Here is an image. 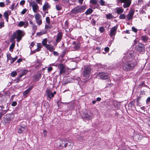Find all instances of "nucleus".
I'll return each mask as SVG.
<instances>
[{
	"mask_svg": "<svg viewBox=\"0 0 150 150\" xmlns=\"http://www.w3.org/2000/svg\"><path fill=\"white\" fill-rule=\"evenodd\" d=\"M37 26L35 24H33L32 26V28L33 31H34V33H35L37 30Z\"/></svg>",
	"mask_w": 150,
	"mask_h": 150,
	"instance_id": "31",
	"label": "nucleus"
},
{
	"mask_svg": "<svg viewBox=\"0 0 150 150\" xmlns=\"http://www.w3.org/2000/svg\"><path fill=\"white\" fill-rule=\"evenodd\" d=\"M28 72V71L26 70H23L21 71V74L24 76Z\"/></svg>",
	"mask_w": 150,
	"mask_h": 150,
	"instance_id": "44",
	"label": "nucleus"
},
{
	"mask_svg": "<svg viewBox=\"0 0 150 150\" xmlns=\"http://www.w3.org/2000/svg\"><path fill=\"white\" fill-rule=\"evenodd\" d=\"M53 54L54 55L56 56H58L59 55V53L56 51H54L53 52Z\"/></svg>",
	"mask_w": 150,
	"mask_h": 150,
	"instance_id": "63",
	"label": "nucleus"
},
{
	"mask_svg": "<svg viewBox=\"0 0 150 150\" xmlns=\"http://www.w3.org/2000/svg\"><path fill=\"white\" fill-rule=\"evenodd\" d=\"M97 77H99L101 79H106L109 78V76L104 72H99L96 75Z\"/></svg>",
	"mask_w": 150,
	"mask_h": 150,
	"instance_id": "9",
	"label": "nucleus"
},
{
	"mask_svg": "<svg viewBox=\"0 0 150 150\" xmlns=\"http://www.w3.org/2000/svg\"><path fill=\"white\" fill-rule=\"evenodd\" d=\"M134 13V11L133 9H130L127 16V19L128 21L132 19Z\"/></svg>",
	"mask_w": 150,
	"mask_h": 150,
	"instance_id": "14",
	"label": "nucleus"
},
{
	"mask_svg": "<svg viewBox=\"0 0 150 150\" xmlns=\"http://www.w3.org/2000/svg\"><path fill=\"white\" fill-rule=\"evenodd\" d=\"M85 9L86 7L84 6H77L71 10V12L73 13L76 14L83 11Z\"/></svg>",
	"mask_w": 150,
	"mask_h": 150,
	"instance_id": "5",
	"label": "nucleus"
},
{
	"mask_svg": "<svg viewBox=\"0 0 150 150\" xmlns=\"http://www.w3.org/2000/svg\"><path fill=\"white\" fill-rule=\"evenodd\" d=\"M136 50L140 52H144L145 51L144 45L140 43L136 47Z\"/></svg>",
	"mask_w": 150,
	"mask_h": 150,
	"instance_id": "13",
	"label": "nucleus"
},
{
	"mask_svg": "<svg viewBox=\"0 0 150 150\" xmlns=\"http://www.w3.org/2000/svg\"><path fill=\"white\" fill-rule=\"evenodd\" d=\"M122 65V68L124 70L127 71L133 69L135 67L134 64L129 62H124Z\"/></svg>",
	"mask_w": 150,
	"mask_h": 150,
	"instance_id": "3",
	"label": "nucleus"
},
{
	"mask_svg": "<svg viewBox=\"0 0 150 150\" xmlns=\"http://www.w3.org/2000/svg\"><path fill=\"white\" fill-rule=\"evenodd\" d=\"M13 120V117L11 115H8L6 117L4 121L6 123H9L10 121Z\"/></svg>",
	"mask_w": 150,
	"mask_h": 150,
	"instance_id": "19",
	"label": "nucleus"
},
{
	"mask_svg": "<svg viewBox=\"0 0 150 150\" xmlns=\"http://www.w3.org/2000/svg\"><path fill=\"white\" fill-rule=\"evenodd\" d=\"M51 27L50 26V25H45V28L47 29L48 28H50Z\"/></svg>",
	"mask_w": 150,
	"mask_h": 150,
	"instance_id": "58",
	"label": "nucleus"
},
{
	"mask_svg": "<svg viewBox=\"0 0 150 150\" xmlns=\"http://www.w3.org/2000/svg\"><path fill=\"white\" fill-rule=\"evenodd\" d=\"M99 2L101 6H106V4L103 0H100Z\"/></svg>",
	"mask_w": 150,
	"mask_h": 150,
	"instance_id": "33",
	"label": "nucleus"
},
{
	"mask_svg": "<svg viewBox=\"0 0 150 150\" xmlns=\"http://www.w3.org/2000/svg\"><path fill=\"white\" fill-rule=\"evenodd\" d=\"M104 50L105 52H108L109 50V48L108 47H106L104 48Z\"/></svg>",
	"mask_w": 150,
	"mask_h": 150,
	"instance_id": "56",
	"label": "nucleus"
},
{
	"mask_svg": "<svg viewBox=\"0 0 150 150\" xmlns=\"http://www.w3.org/2000/svg\"><path fill=\"white\" fill-rule=\"evenodd\" d=\"M57 144L59 147L66 148L67 147L69 149H71L74 144L72 141L64 139L60 140L57 142Z\"/></svg>",
	"mask_w": 150,
	"mask_h": 150,
	"instance_id": "1",
	"label": "nucleus"
},
{
	"mask_svg": "<svg viewBox=\"0 0 150 150\" xmlns=\"http://www.w3.org/2000/svg\"><path fill=\"white\" fill-rule=\"evenodd\" d=\"M46 93L47 96L51 98L54 97V94L52 93L51 92L50 90L49 89H47L46 91Z\"/></svg>",
	"mask_w": 150,
	"mask_h": 150,
	"instance_id": "20",
	"label": "nucleus"
},
{
	"mask_svg": "<svg viewBox=\"0 0 150 150\" xmlns=\"http://www.w3.org/2000/svg\"><path fill=\"white\" fill-rule=\"evenodd\" d=\"M93 114L91 112L85 113L83 115V119L85 120H89L93 118Z\"/></svg>",
	"mask_w": 150,
	"mask_h": 150,
	"instance_id": "8",
	"label": "nucleus"
},
{
	"mask_svg": "<svg viewBox=\"0 0 150 150\" xmlns=\"http://www.w3.org/2000/svg\"><path fill=\"white\" fill-rule=\"evenodd\" d=\"M25 2V1L24 0H22L20 2V4L21 5H23L24 4Z\"/></svg>",
	"mask_w": 150,
	"mask_h": 150,
	"instance_id": "59",
	"label": "nucleus"
},
{
	"mask_svg": "<svg viewBox=\"0 0 150 150\" xmlns=\"http://www.w3.org/2000/svg\"><path fill=\"white\" fill-rule=\"evenodd\" d=\"M106 18L107 19H110L113 17V15H112V14L109 13L108 14L106 15Z\"/></svg>",
	"mask_w": 150,
	"mask_h": 150,
	"instance_id": "29",
	"label": "nucleus"
},
{
	"mask_svg": "<svg viewBox=\"0 0 150 150\" xmlns=\"http://www.w3.org/2000/svg\"><path fill=\"white\" fill-rule=\"evenodd\" d=\"M90 3L94 5L96 4L97 3V2L96 0H90Z\"/></svg>",
	"mask_w": 150,
	"mask_h": 150,
	"instance_id": "38",
	"label": "nucleus"
},
{
	"mask_svg": "<svg viewBox=\"0 0 150 150\" xmlns=\"http://www.w3.org/2000/svg\"><path fill=\"white\" fill-rule=\"evenodd\" d=\"M46 20L47 23L48 24H50V18L49 17H47L46 18Z\"/></svg>",
	"mask_w": 150,
	"mask_h": 150,
	"instance_id": "46",
	"label": "nucleus"
},
{
	"mask_svg": "<svg viewBox=\"0 0 150 150\" xmlns=\"http://www.w3.org/2000/svg\"><path fill=\"white\" fill-rule=\"evenodd\" d=\"M62 36L63 34L62 32H59L57 34L55 41L57 43L60 41L62 39Z\"/></svg>",
	"mask_w": 150,
	"mask_h": 150,
	"instance_id": "17",
	"label": "nucleus"
},
{
	"mask_svg": "<svg viewBox=\"0 0 150 150\" xmlns=\"http://www.w3.org/2000/svg\"><path fill=\"white\" fill-rule=\"evenodd\" d=\"M58 67L59 68L60 70L59 74L60 75L64 74L65 73L66 70L65 68V67L64 64H60Z\"/></svg>",
	"mask_w": 150,
	"mask_h": 150,
	"instance_id": "15",
	"label": "nucleus"
},
{
	"mask_svg": "<svg viewBox=\"0 0 150 150\" xmlns=\"http://www.w3.org/2000/svg\"><path fill=\"white\" fill-rule=\"evenodd\" d=\"M24 35L25 33L23 31L20 30H18L11 35V41L13 42L16 38L17 41L18 42L21 40Z\"/></svg>",
	"mask_w": 150,
	"mask_h": 150,
	"instance_id": "2",
	"label": "nucleus"
},
{
	"mask_svg": "<svg viewBox=\"0 0 150 150\" xmlns=\"http://www.w3.org/2000/svg\"><path fill=\"white\" fill-rule=\"evenodd\" d=\"M47 40L46 38L44 39L42 42V45L45 46V47H46V45H47Z\"/></svg>",
	"mask_w": 150,
	"mask_h": 150,
	"instance_id": "32",
	"label": "nucleus"
},
{
	"mask_svg": "<svg viewBox=\"0 0 150 150\" xmlns=\"http://www.w3.org/2000/svg\"><path fill=\"white\" fill-rule=\"evenodd\" d=\"M36 1L37 3L40 4H42V0H35Z\"/></svg>",
	"mask_w": 150,
	"mask_h": 150,
	"instance_id": "54",
	"label": "nucleus"
},
{
	"mask_svg": "<svg viewBox=\"0 0 150 150\" xmlns=\"http://www.w3.org/2000/svg\"><path fill=\"white\" fill-rule=\"evenodd\" d=\"M7 57L8 60H11L12 58L11 56V55L10 54H7Z\"/></svg>",
	"mask_w": 150,
	"mask_h": 150,
	"instance_id": "47",
	"label": "nucleus"
},
{
	"mask_svg": "<svg viewBox=\"0 0 150 150\" xmlns=\"http://www.w3.org/2000/svg\"><path fill=\"white\" fill-rule=\"evenodd\" d=\"M132 54L130 53H127L123 58V61L124 62H129L132 59Z\"/></svg>",
	"mask_w": 150,
	"mask_h": 150,
	"instance_id": "12",
	"label": "nucleus"
},
{
	"mask_svg": "<svg viewBox=\"0 0 150 150\" xmlns=\"http://www.w3.org/2000/svg\"><path fill=\"white\" fill-rule=\"evenodd\" d=\"M32 87H31L29 88L28 89L25 91L23 93V95L24 96H26L30 92V90L32 89Z\"/></svg>",
	"mask_w": 150,
	"mask_h": 150,
	"instance_id": "24",
	"label": "nucleus"
},
{
	"mask_svg": "<svg viewBox=\"0 0 150 150\" xmlns=\"http://www.w3.org/2000/svg\"><path fill=\"white\" fill-rule=\"evenodd\" d=\"M143 3V0H139L138 3L139 4H142Z\"/></svg>",
	"mask_w": 150,
	"mask_h": 150,
	"instance_id": "62",
	"label": "nucleus"
},
{
	"mask_svg": "<svg viewBox=\"0 0 150 150\" xmlns=\"http://www.w3.org/2000/svg\"><path fill=\"white\" fill-rule=\"evenodd\" d=\"M15 6L14 3H13L10 8L12 10H13L14 9V7Z\"/></svg>",
	"mask_w": 150,
	"mask_h": 150,
	"instance_id": "60",
	"label": "nucleus"
},
{
	"mask_svg": "<svg viewBox=\"0 0 150 150\" xmlns=\"http://www.w3.org/2000/svg\"><path fill=\"white\" fill-rule=\"evenodd\" d=\"M4 26V22H0V29Z\"/></svg>",
	"mask_w": 150,
	"mask_h": 150,
	"instance_id": "48",
	"label": "nucleus"
},
{
	"mask_svg": "<svg viewBox=\"0 0 150 150\" xmlns=\"http://www.w3.org/2000/svg\"><path fill=\"white\" fill-rule=\"evenodd\" d=\"M116 13L118 14H121L124 11V9L122 8V7H117L116 8Z\"/></svg>",
	"mask_w": 150,
	"mask_h": 150,
	"instance_id": "22",
	"label": "nucleus"
},
{
	"mask_svg": "<svg viewBox=\"0 0 150 150\" xmlns=\"http://www.w3.org/2000/svg\"><path fill=\"white\" fill-rule=\"evenodd\" d=\"M99 31L101 33H103L105 31V29L103 27H100L98 29Z\"/></svg>",
	"mask_w": 150,
	"mask_h": 150,
	"instance_id": "34",
	"label": "nucleus"
},
{
	"mask_svg": "<svg viewBox=\"0 0 150 150\" xmlns=\"http://www.w3.org/2000/svg\"><path fill=\"white\" fill-rule=\"evenodd\" d=\"M17 75V73L16 71H13L11 72V75L12 77H15Z\"/></svg>",
	"mask_w": 150,
	"mask_h": 150,
	"instance_id": "39",
	"label": "nucleus"
},
{
	"mask_svg": "<svg viewBox=\"0 0 150 150\" xmlns=\"http://www.w3.org/2000/svg\"><path fill=\"white\" fill-rule=\"evenodd\" d=\"M50 8V6L47 2H45L42 6V10L43 11H45L48 9Z\"/></svg>",
	"mask_w": 150,
	"mask_h": 150,
	"instance_id": "18",
	"label": "nucleus"
},
{
	"mask_svg": "<svg viewBox=\"0 0 150 150\" xmlns=\"http://www.w3.org/2000/svg\"><path fill=\"white\" fill-rule=\"evenodd\" d=\"M47 32V30H43L41 32H39L38 33H36V35L38 36H41L42 35L45 34Z\"/></svg>",
	"mask_w": 150,
	"mask_h": 150,
	"instance_id": "26",
	"label": "nucleus"
},
{
	"mask_svg": "<svg viewBox=\"0 0 150 150\" xmlns=\"http://www.w3.org/2000/svg\"><path fill=\"white\" fill-rule=\"evenodd\" d=\"M141 40L144 42H146L148 39V37L146 36L143 35L142 36Z\"/></svg>",
	"mask_w": 150,
	"mask_h": 150,
	"instance_id": "30",
	"label": "nucleus"
},
{
	"mask_svg": "<svg viewBox=\"0 0 150 150\" xmlns=\"http://www.w3.org/2000/svg\"><path fill=\"white\" fill-rule=\"evenodd\" d=\"M43 132L44 133V136L45 137L47 136V131L46 130H44Z\"/></svg>",
	"mask_w": 150,
	"mask_h": 150,
	"instance_id": "55",
	"label": "nucleus"
},
{
	"mask_svg": "<svg viewBox=\"0 0 150 150\" xmlns=\"http://www.w3.org/2000/svg\"><path fill=\"white\" fill-rule=\"evenodd\" d=\"M14 46L15 45L14 43L12 44L10 47L9 50L11 52H12Z\"/></svg>",
	"mask_w": 150,
	"mask_h": 150,
	"instance_id": "36",
	"label": "nucleus"
},
{
	"mask_svg": "<svg viewBox=\"0 0 150 150\" xmlns=\"http://www.w3.org/2000/svg\"><path fill=\"white\" fill-rule=\"evenodd\" d=\"M25 126H21L17 129V132L19 133H22L25 130Z\"/></svg>",
	"mask_w": 150,
	"mask_h": 150,
	"instance_id": "21",
	"label": "nucleus"
},
{
	"mask_svg": "<svg viewBox=\"0 0 150 150\" xmlns=\"http://www.w3.org/2000/svg\"><path fill=\"white\" fill-rule=\"evenodd\" d=\"M80 48V46L79 45L76 44L74 47V50H77Z\"/></svg>",
	"mask_w": 150,
	"mask_h": 150,
	"instance_id": "42",
	"label": "nucleus"
},
{
	"mask_svg": "<svg viewBox=\"0 0 150 150\" xmlns=\"http://www.w3.org/2000/svg\"><path fill=\"white\" fill-rule=\"evenodd\" d=\"M29 5L32 7L33 11L34 13H36L38 12L39 8L36 2L33 1L30 2Z\"/></svg>",
	"mask_w": 150,
	"mask_h": 150,
	"instance_id": "7",
	"label": "nucleus"
},
{
	"mask_svg": "<svg viewBox=\"0 0 150 150\" xmlns=\"http://www.w3.org/2000/svg\"><path fill=\"white\" fill-rule=\"evenodd\" d=\"M126 16L124 14H121L119 16V18L120 19H125L126 18Z\"/></svg>",
	"mask_w": 150,
	"mask_h": 150,
	"instance_id": "35",
	"label": "nucleus"
},
{
	"mask_svg": "<svg viewBox=\"0 0 150 150\" xmlns=\"http://www.w3.org/2000/svg\"><path fill=\"white\" fill-rule=\"evenodd\" d=\"M46 47L50 52L52 51L55 49L54 48L52 45L49 44H47Z\"/></svg>",
	"mask_w": 150,
	"mask_h": 150,
	"instance_id": "23",
	"label": "nucleus"
},
{
	"mask_svg": "<svg viewBox=\"0 0 150 150\" xmlns=\"http://www.w3.org/2000/svg\"><path fill=\"white\" fill-rule=\"evenodd\" d=\"M117 25L112 27L110 29V32L109 33V35L111 37H113L114 38V37L116 33V30L117 28Z\"/></svg>",
	"mask_w": 150,
	"mask_h": 150,
	"instance_id": "10",
	"label": "nucleus"
},
{
	"mask_svg": "<svg viewBox=\"0 0 150 150\" xmlns=\"http://www.w3.org/2000/svg\"><path fill=\"white\" fill-rule=\"evenodd\" d=\"M28 25V22L26 21H21L19 22L17 26L19 27H22L23 26L24 28L27 27Z\"/></svg>",
	"mask_w": 150,
	"mask_h": 150,
	"instance_id": "16",
	"label": "nucleus"
},
{
	"mask_svg": "<svg viewBox=\"0 0 150 150\" xmlns=\"http://www.w3.org/2000/svg\"><path fill=\"white\" fill-rule=\"evenodd\" d=\"M18 57L17 56H16L14 58H12L10 60H11V64L13 63V62H14L17 59Z\"/></svg>",
	"mask_w": 150,
	"mask_h": 150,
	"instance_id": "41",
	"label": "nucleus"
},
{
	"mask_svg": "<svg viewBox=\"0 0 150 150\" xmlns=\"http://www.w3.org/2000/svg\"><path fill=\"white\" fill-rule=\"evenodd\" d=\"M27 11V9L26 8H25L24 9H23V11L21 12V13L23 15L24 14L26 13V12Z\"/></svg>",
	"mask_w": 150,
	"mask_h": 150,
	"instance_id": "49",
	"label": "nucleus"
},
{
	"mask_svg": "<svg viewBox=\"0 0 150 150\" xmlns=\"http://www.w3.org/2000/svg\"><path fill=\"white\" fill-rule=\"evenodd\" d=\"M5 6V4L3 2L0 3V6L1 7H4Z\"/></svg>",
	"mask_w": 150,
	"mask_h": 150,
	"instance_id": "57",
	"label": "nucleus"
},
{
	"mask_svg": "<svg viewBox=\"0 0 150 150\" xmlns=\"http://www.w3.org/2000/svg\"><path fill=\"white\" fill-rule=\"evenodd\" d=\"M96 21L94 19H92L91 21V23L93 25H95L96 24Z\"/></svg>",
	"mask_w": 150,
	"mask_h": 150,
	"instance_id": "53",
	"label": "nucleus"
},
{
	"mask_svg": "<svg viewBox=\"0 0 150 150\" xmlns=\"http://www.w3.org/2000/svg\"><path fill=\"white\" fill-rule=\"evenodd\" d=\"M52 67H50L48 68L47 70L49 72L52 71Z\"/></svg>",
	"mask_w": 150,
	"mask_h": 150,
	"instance_id": "61",
	"label": "nucleus"
},
{
	"mask_svg": "<svg viewBox=\"0 0 150 150\" xmlns=\"http://www.w3.org/2000/svg\"><path fill=\"white\" fill-rule=\"evenodd\" d=\"M23 76V75L22 74H21L19 75H18L17 78L16 80V82L18 83L20 81V79L22 76Z\"/></svg>",
	"mask_w": 150,
	"mask_h": 150,
	"instance_id": "37",
	"label": "nucleus"
},
{
	"mask_svg": "<svg viewBox=\"0 0 150 150\" xmlns=\"http://www.w3.org/2000/svg\"><path fill=\"white\" fill-rule=\"evenodd\" d=\"M35 17L37 23L39 25H41L42 23L41 16L39 13H37L35 15Z\"/></svg>",
	"mask_w": 150,
	"mask_h": 150,
	"instance_id": "11",
	"label": "nucleus"
},
{
	"mask_svg": "<svg viewBox=\"0 0 150 150\" xmlns=\"http://www.w3.org/2000/svg\"><path fill=\"white\" fill-rule=\"evenodd\" d=\"M93 11V10L90 8L88 9L85 12V13L87 15L91 14Z\"/></svg>",
	"mask_w": 150,
	"mask_h": 150,
	"instance_id": "27",
	"label": "nucleus"
},
{
	"mask_svg": "<svg viewBox=\"0 0 150 150\" xmlns=\"http://www.w3.org/2000/svg\"><path fill=\"white\" fill-rule=\"evenodd\" d=\"M132 30L133 31H134V32L135 33H137V30L134 27H132Z\"/></svg>",
	"mask_w": 150,
	"mask_h": 150,
	"instance_id": "52",
	"label": "nucleus"
},
{
	"mask_svg": "<svg viewBox=\"0 0 150 150\" xmlns=\"http://www.w3.org/2000/svg\"><path fill=\"white\" fill-rule=\"evenodd\" d=\"M91 68L89 66L85 67L83 71V76L86 78H88L91 72Z\"/></svg>",
	"mask_w": 150,
	"mask_h": 150,
	"instance_id": "6",
	"label": "nucleus"
},
{
	"mask_svg": "<svg viewBox=\"0 0 150 150\" xmlns=\"http://www.w3.org/2000/svg\"><path fill=\"white\" fill-rule=\"evenodd\" d=\"M83 1V0H78V2L80 4H82Z\"/></svg>",
	"mask_w": 150,
	"mask_h": 150,
	"instance_id": "64",
	"label": "nucleus"
},
{
	"mask_svg": "<svg viewBox=\"0 0 150 150\" xmlns=\"http://www.w3.org/2000/svg\"><path fill=\"white\" fill-rule=\"evenodd\" d=\"M17 104V103L16 101H13L11 104V105L13 106H15Z\"/></svg>",
	"mask_w": 150,
	"mask_h": 150,
	"instance_id": "51",
	"label": "nucleus"
},
{
	"mask_svg": "<svg viewBox=\"0 0 150 150\" xmlns=\"http://www.w3.org/2000/svg\"><path fill=\"white\" fill-rule=\"evenodd\" d=\"M37 48L36 49V50L37 52L40 51V49L42 48V45L41 43H38L37 44Z\"/></svg>",
	"mask_w": 150,
	"mask_h": 150,
	"instance_id": "28",
	"label": "nucleus"
},
{
	"mask_svg": "<svg viewBox=\"0 0 150 150\" xmlns=\"http://www.w3.org/2000/svg\"><path fill=\"white\" fill-rule=\"evenodd\" d=\"M139 13L140 14H144L145 13V11L142 9H141L139 11Z\"/></svg>",
	"mask_w": 150,
	"mask_h": 150,
	"instance_id": "50",
	"label": "nucleus"
},
{
	"mask_svg": "<svg viewBox=\"0 0 150 150\" xmlns=\"http://www.w3.org/2000/svg\"><path fill=\"white\" fill-rule=\"evenodd\" d=\"M7 110H2L1 112H0V114L3 116L7 112Z\"/></svg>",
	"mask_w": 150,
	"mask_h": 150,
	"instance_id": "43",
	"label": "nucleus"
},
{
	"mask_svg": "<svg viewBox=\"0 0 150 150\" xmlns=\"http://www.w3.org/2000/svg\"><path fill=\"white\" fill-rule=\"evenodd\" d=\"M132 3V0H117V4H122L123 7L124 8H128L130 6Z\"/></svg>",
	"mask_w": 150,
	"mask_h": 150,
	"instance_id": "4",
	"label": "nucleus"
},
{
	"mask_svg": "<svg viewBox=\"0 0 150 150\" xmlns=\"http://www.w3.org/2000/svg\"><path fill=\"white\" fill-rule=\"evenodd\" d=\"M9 16V15L8 14V13L6 11L4 13V17L6 19V21L7 22H8Z\"/></svg>",
	"mask_w": 150,
	"mask_h": 150,
	"instance_id": "25",
	"label": "nucleus"
},
{
	"mask_svg": "<svg viewBox=\"0 0 150 150\" xmlns=\"http://www.w3.org/2000/svg\"><path fill=\"white\" fill-rule=\"evenodd\" d=\"M77 137L78 138V140L79 141L82 142L83 140V137L82 136H78Z\"/></svg>",
	"mask_w": 150,
	"mask_h": 150,
	"instance_id": "45",
	"label": "nucleus"
},
{
	"mask_svg": "<svg viewBox=\"0 0 150 150\" xmlns=\"http://www.w3.org/2000/svg\"><path fill=\"white\" fill-rule=\"evenodd\" d=\"M56 8L57 10L58 11H60L62 9V7L59 6V4H56Z\"/></svg>",
	"mask_w": 150,
	"mask_h": 150,
	"instance_id": "40",
	"label": "nucleus"
}]
</instances>
